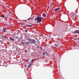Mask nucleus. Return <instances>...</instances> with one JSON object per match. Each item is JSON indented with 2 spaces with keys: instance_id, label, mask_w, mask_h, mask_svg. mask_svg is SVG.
I'll use <instances>...</instances> for the list:
<instances>
[{
  "instance_id": "f257e3e1",
  "label": "nucleus",
  "mask_w": 79,
  "mask_h": 79,
  "mask_svg": "<svg viewBox=\"0 0 79 79\" xmlns=\"http://www.w3.org/2000/svg\"><path fill=\"white\" fill-rule=\"evenodd\" d=\"M35 21H37V23H40L42 21V17L38 16L35 19Z\"/></svg>"
},
{
  "instance_id": "f03ea898",
  "label": "nucleus",
  "mask_w": 79,
  "mask_h": 79,
  "mask_svg": "<svg viewBox=\"0 0 79 79\" xmlns=\"http://www.w3.org/2000/svg\"><path fill=\"white\" fill-rule=\"evenodd\" d=\"M28 42H30V44H35V40H32L31 39H29L28 40Z\"/></svg>"
},
{
  "instance_id": "7ed1b4c3",
  "label": "nucleus",
  "mask_w": 79,
  "mask_h": 79,
  "mask_svg": "<svg viewBox=\"0 0 79 79\" xmlns=\"http://www.w3.org/2000/svg\"><path fill=\"white\" fill-rule=\"evenodd\" d=\"M32 63H30L28 64V68H31V66H32Z\"/></svg>"
},
{
  "instance_id": "20e7f679",
  "label": "nucleus",
  "mask_w": 79,
  "mask_h": 79,
  "mask_svg": "<svg viewBox=\"0 0 79 79\" xmlns=\"http://www.w3.org/2000/svg\"><path fill=\"white\" fill-rule=\"evenodd\" d=\"M21 45H23V46H24V45H25V43H24V42L22 41L21 42Z\"/></svg>"
},
{
  "instance_id": "39448f33",
  "label": "nucleus",
  "mask_w": 79,
  "mask_h": 79,
  "mask_svg": "<svg viewBox=\"0 0 79 79\" xmlns=\"http://www.w3.org/2000/svg\"><path fill=\"white\" fill-rule=\"evenodd\" d=\"M26 26H27V27H32V26L31 25H29L27 24H26Z\"/></svg>"
},
{
  "instance_id": "423d86ee",
  "label": "nucleus",
  "mask_w": 79,
  "mask_h": 79,
  "mask_svg": "<svg viewBox=\"0 0 79 79\" xmlns=\"http://www.w3.org/2000/svg\"><path fill=\"white\" fill-rule=\"evenodd\" d=\"M74 33L76 34H79V31H74Z\"/></svg>"
},
{
  "instance_id": "0eeeda50",
  "label": "nucleus",
  "mask_w": 79,
  "mask_h": 79,
  "mask_svg": "<svg viewBox=\"0 0 79 79\" xmlns=\"http://www.w3.org/2000/svg\"><path fill=\"white\" fill-rule=\"evenodd\" d=\"M59 9H60V8H58L55 9H54V10L56 12L58 10H59Z\"/></svg>"
},
{
  "instance_id": "6e6552de",
  "label": "nucleus",
  "mask_w": 79,
  "mask_h": 79,
  "mask_svg": "<svg viewBox=\"0 0 79 79\" xmlns=\"http://www.w3.org/2000/svg\"><path fill=\"white\" fill-rule=\"evenodd\" d=\"M3 32L4 33H5V31H6V29H5V28H3Z\"/></svg>"
},
{
  "instance_id": "1a4fd4ad",
  "label": "nucleus",
  "mask_w": 79,
  "mask_h": 79,
  "mask_svg": "<svg viewBox=\"0 0 79 79\" xmlns=\"http://www.w3.org/2000/svg\"><path fill=\"white\" fill-rule=\"evenodd\" d=\"M0 36L1 37H3V39H5V36H4V35H0Z\"/></svg>"
},
{
  "instance_id": "9d476101",
  "label": "nucleus",
  "mask_w": 79,
  "mask_h": 79,
  "mask_svg": "<svg viewBox=\"0 0 79 79\" xmlns=\"http://www.w3.org/2000/svg\"><path fill=\"white\" fill-rule=\"evenodd\" d=\"M10 40H13V41L14 40V39H12V37H10Z\"/></svg>"
},
{
  "instance_id": "9b49d317",
  "label": "nucleus",
  "mask_w": 79,
  "mask_h": 79,
  "mask_svg": "<svg viewBox=\"0 0 79 79\" xmlns=\"http://www.w3.org/2000/svg\"><path fill=\"white\" fill-rule=\"evenodd\" d=\"M25 32H28V30L26 29L25 30Z\"/></svg>"
},
{
  "instance_id": "f8f14e48",
  "label": "nucleus",
  "mask_w": 79,
  "mask_h": 79,
  "mask_svg": "<svg viewBox=\"0 0 79 79\" xmlns=\"http://www.w3.org/2000/svg\"><path fill=\"white\" fill-rule=\"evenodd\" d=\"M40 46H37L36 47V48H40Z\"/></svg>"
},
{
  "instance_id": "ddd939ff",
  "label": "nucleus",
  "mask_w": 79,
  "mask_h": 79,
  "mask_svg": "<svg viewBox=\"0 0 79 79\" xmlns=\"http://www.w3.org/2000/svg\"><path fill=\"white\" fill-rule=\"evenodd\" d=\"M43 16H44V17H46V15L44 14H43Z\"/></svg>"
},
{
  "instance_id": "4468645a",
  "label": "nucleus",
  "mask_w": 79,
  "mask_h": 79,
  "mask_svg": "<svg viewBox=\"0 0 79 79\" xmlns=\"http://www.w3.org/2000/svg\"><path fill=\"white\" fill-rule=\"evenodd\" d=\"M31 19V18H30L29 19H27V21H29V20H30V19Z\"/></svg>"
},
{
  "instance_id": "2eb2a0df",
  "label": "nucleus",
  "mask_w": 79,
  "mask_h": 79,
  "mask_svg": "<svg viewBox=\"0 0 79 79\" xmlns=\"http://www.w3.org/2000/svg\"><path fill=\"white\" fill-rule=\"evenodd\" d=\"M29 42H27L26 43V45H27V44H29Z\"/></svg>"
},
{
  "instance_id": "dca6fc26",
  "label": "nucleus",
  "mask_w": 79,
  "mask_h": 79,
  "mask_svg": "<svg viewBox=\"0 0 79 79\" xmlns=\"http://www.w3.org/2000/svg\"><path fill=\"white\" fill-rule=\"evenodd\" d=\"M58 45L56 44L55 45V46H56V47H58Z\"/></svg>"
},
{
  "instance_id": "f3484780",
  "label": "nucleus",
  "mask_w": 79,
  "mask_h": 79,
  "mask_svg": "<svg viewBox=\"0 0 79 79\" xmlns=\"http://www.w3.org/2000/svg\"><path fill=\"white\" fill-rule=\"evenodd\" d=\"M2 18H4L5 15H2Z\"/></svg>"
},
{
  "instance_id": "a211bd4d",
  "label": "nucleus",
  "mask_w": 79,
  "mask_h": 79,
  "mask_svg": "<svg viewBox=\"0 0 79 79\" xmlns=\"http://www.w3.org/2000/svg\"><path fill=\"white\" fill-rule=\"evenodd\" d=\"M16 39H18V36H15Z\"/></svg>"
},
{
  "instance_id": "6ab92c4d",
  "label": "nucleus",
  "mask_w": 79,
  "mask_h": 79,
  "mask_svg": "<svg viewBox=\"0 0 79 79\" xmlns=\"http://www.w3.org/2000/svg\"><path fill=\"white\" fill-rule=\"evenodd\" d=\"M45 52H44L43 54V55H45Z\"/></svg>"
},
{
  "instance_id": "aec40b11",
  "label": "nucleus",
  "mask_w": 79,
  "mask_h": 79,
  "mask_svg": "<svg viewBox=\"0 0 79 79\" xmlns=\"http://www.w3.org/2000/svg\"><path fill=\"white\" fill-rule=\"evenodd\" d=\"M34 59H32L31 60V62H32V61H33Z\"/></svg>"
},
{
  "instance_id": "412c9836",
  "label": "nucleus",
  "mask_w": 79,
  "mask_h": 79,
  "mask_svg": "<svg viewBox=\"0 0 79 79\" xmlns=\"http://www.w3.org/2000/svg\"><path fill=\"white\" fill-rule=\"evenodd\" d=\"M29 60H27V61L28 62L29 61Z\"/></svg>"
},
{
  "instance_id": "4be33fe9",
  "label": "nucleus",
  "mask_w": 79,
  "mask_h": 79,
  "mask_svg": "<svg viewBox=\"0 0 79 79\" xmlns=\"http://www.w3.org/2000/svg\"><path fill=\"white\" fill-rule=\"evenodd\" d=\"M48 39H49V40H50V38H48Z\"/></svg>"
},
{
  "instance_id": "5701e85b",
  "label": "nucleus",
  "mask_w": 79,
  "mask_h": 79,
  "mask_svg": "<svg viewBox=\"0 0 79 79\" xmlns=\"http://www.w3.org/2000/svg\"><path fill=\"white\" fill-rule=\"evenodd\" d=\"M1 40H0V42H1Z\"/></svg>"
},
{
  "instance_id": "b1692460",
  "label": "nucleus",
  "mask_w": 79,
  "mask_h": 79,
  "mask_svg": "<svg viewBox=\"0 0 79 79\" xmlns=\"http://www.w3.org/2000/svg\"><path fill=\"white\" fill-rule=\"evenodd\" d=\"M40 46H41V45H40Z\"/></svg>"
}]
</instances>
